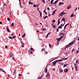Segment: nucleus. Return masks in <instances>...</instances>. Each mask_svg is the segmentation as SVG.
Returning a JSON list of instances; mask_svg holds the SVG:
<instances>
[{"instance_id": "obj_1", "label": "nucleus", "mask_w": 79, "mask_h": 79, "mask_svg": "<svg viewBox=\"0 0 79 79\" xmlns=\"http://www.w3.org/2000/svg\"><path fill=\"white\" fill-rule=\"evenodd\" d=\"M76 40H74L73 41H72L69 44H68L67 46H66V47H69V46H71L73 45V44H74V43L75 42V41Z\"/></svg>"}, {"instance_id": "obj_2", "label": "nucleus", "mask_w": 79, "mask_h": 79, "mask_svg": "<svg viewBox=\"0 0 79 79\" xmlns=\"http://www.w3.org/2000/svg\"><path fill=\"white\" fill-rule=\"evenodd\" d=\"M64 14H66V13H63V12H62L59 15V17H60L61 16V17H62L64 15Z\"/></svg>"}, {"instance_id": "obj_3", "label": "nucleus", "mask_w": 79, "mask_h": 79, "mask_svg": "<svg viewBox=\"0 0 79 79\" xmlns=\"http://www.w3.org/2000/svg\"><path fill=\"white\" fill-rule=\"evenodd\" d=\"M21 43L22 45V47H24V44L23 43V42H22V41L21 40Z\"/></svg>"}, {"instance_id": "obj_4", "label": "nucleus", "mask_w": 79, "mask_h": 79, "mask_svg": "<svg viewBox=\"0 0 79 79\" xmlns=\"http://www.w3.org/2000/svg\"><path fill=\"white\" fill-rule=\"evenodd\" d=\"M69 70V69H64V72L65 73H68V71Z\"/></svg>"}, {"instance_id": "obj_5", "label": "nucleus", "mask_w": 79, "mask_h": 79, "mask_svg": "<svg viewBox=\"0 0 79 79\" xmlns=\"http://www.w3.org/2000/svg\"><path fill=\"white\" fill-rule=\"evenodd\" d=\"M6 30L8 32H10V29H9V28L8 27H7L6 28Z\"/></svg>"}, {"instance_id": "obj_6", "label": "nucleus", "mask_w": 79, "mask_h": 79, "mask_svg": "<svg viewBox=\"0 0 79 79\" xmlns=\"http://www.w3.org/2000/svg\"><path fill=\"white\" fill-rule=\"evenodd\" d=\"M71 6L69 4V5L67 6V9H70V8H71Z\"/></svg>"}, {"instance_id": "obj_7", "label": "nucleus", "mask_w": 79, "mask_h": 79, "mask_svg": "<svg viewBox=\"0 0 79 79\" xmlns=\"http://www.w3.org/2000/svg\"><path fill=\"white\" fill-rule=\"evenodd\" d=\"M33 6H34V7H38V6H39V4H37L36 5L34 4L33 5Z\"/></svg>"}, {"instance_id": "obj_8", "label": "nucleus", "mask_w": 79, "mask_h": 79, "mask_svg": "<svg viewBox=\"0 0 79 79\" xmlns=\"http://www.w3.org/2000/svg\"><path fill=\"white\" fill-rule=\"evenodd\" d=\"M62 26H63V24H61L60 26H59L58 29H61L62 28Z\"/></svg>"}, {"instance_id": "obj_9", "label": "nucleus", "mask_w": 79, "mask_h": 79, "mask_svg": "<svg viewBox=\"0 0 79 79\" xmlns=\"http://www.w3.org/2000/svg\"><path fill=\"white\" fill-rule=\"evenodd\" d=\"M60 19H59L58 20V23L57 24V25H59L60 24Z\"/></svg>"}, {"instance_id": "obj_10", "label": "nucleus", "mask_w": 79, "mask_h": 79, "mask_svg": "<svg viewBox=\"0 0 79 79\" xmlns=\"http://www.w3.org/2000/svg\"><path fill=\"white\" fill-rule=\"evenodd\" d=\"M74 65H75V69H77V64H76L75 63H74Z\"/></svg>"}, {"instance_id": "obj_11", "label": "nucleus", "mask_w": 79, "mask_h": 79, "mask_svg": "<svg viewBox=\"0 0 79 79\" xmlns=\"http://www.w3.org/2000/svg\"><path fill=\"white\" fill-rule=\"evenodd\" d=\"M44 71L46 73H47V69L45 68L44 69Z\"/></svg>"}, {"instance_id": "obj_12", "label": "nucleus", "mask_w": 79, "mask_h": 79, "mask_svg": "<svg viewBox=\"0 0 79 79\" xmlns=\"http://www.w3.org/2000/svg\"><path fill=\"white\" fill-rule=\"evenodd\" d=\"M56 11V10H55L54 11H53L52 12V15H54V14H55V12Z\"/></svg>"}, {"instance_id": "obj_13", "label": "nucleus", "mask_w": 79, "mask_h": 79, "mask_svg": "<svg viewBox=\"0 0 79 79\" xmlns=\"http://www.w3.org/2000/svg\"><path fill=\"white\" fill-rule=\"evenodd\" d=\"M61 40V39L60 38H58V39H57V42H58V41H60V40Z\"/></svg>"}, {"instance_id": "obj_14", "label": "nucleus", "mask_w": 79, "mask_h": 79, "mask_svg": "<svg viewBox=\"0 0 79 79\" xmlns=\"http://www.w3.org/2000/svg\"><path fill=\"white\" fill-rule=\"evenodd\" d=\"M58 0H57L56 1H55V2H53V3H54V4H56V3H57L58 2Z\"/></svg>"}, {"instance_id": "obj_15", "label": "nucleus", "mask_w": 79, "mask_h": 79, "mask_svg": "<svg viewBox=\"0 0 79 79\" xmlns=\"http://www.w3.org/2000/svg\"><path fill=\"white\" fill-rule=\"evenodd\" d=\"M46 77H49L50 76V74H49V73H47V75H46Z\"/></svg>"}, {"instance_id": "obj_16", "label": "nucleus", "mask_w": 79, "mask_h": 79, "mask_svg": "<svg viewBox=\"0 0 79 79\" xmlns=\"http://www.w3.org/2000/svg\"><path fill=\"white\" fill-rule=\"evenodd\" d=\"M75 16V15H74L72 14L70 16V17L71 18H72V17H74Z\"/></svg>"}, {"instance_id": "obj_17", "label": "nucleus", "mask_w": 79, "mask_h": 79, "mask_svg": "<svg viewBox=\"0 0 79 79\" xmlns=\"http://www.w3.org/2000/svg\"><path fill=\"white\" fill-rule=\"evenodd\" d=\"M59 71L60 73H63V70H62V69H59Z\"/></svg>"}, {"instance_id": "obj_18", "label": "nucleus", "mask_w": 79, "mask_h": 79, "mask_svg": "<svg viewBox=\"0 0 79 79\" xmlns=\"http://www.w3.org/2000/svg\"><path fill=\"white\" fill-rule=\"evenodd\" d=\"M68 65L67 64H64V66H63V68H65V67H66V66H68Z\"/></svg>"}, {"instance_id": "obj_19", "label": "nucleus", "mask_w": 79, "mask_h": 79, "mask_svg": "<svg viewBox=\"0 0 79 79\" xmlns=\"http://www.w3.org/2000/svg\"><path fill=\"white\" fill-rule=\"evenodd\" d=\"M41 29L42 30V31H46V28H41Z\"/></svg>"}, {"instance_id": "obj_20", "label": "nucleus", "mask_w": 79, "mask_h": 79, "mask_svg": "<svg viewBox=\"0 0 79 79\" xmlns=\"http://www.w3.org/2000/svg\"><path fill=\"white\" fill-rule=\"evenodd\" d=\"M40 17H42V12H40Z\"/></svg>"}, {"instance_id": "obj_21", "label": "nucleus", "mask_w": 79, "mask_h": 79, "mask_svg": "<svg viewBox=\"0 0 79 79\" xmlns=\"http://www.w3.org/2000/svg\"><path fill=\"white\" fill-rule=\"evenodd\" d=\"M48 18V16L46 15L45 17H43V19H46V18Z\"/></svg>"}, {"instance_id": "obj_22", "label": "nucleus", "mask_w": 79, "mask_h": 79, "mask_svg": "<svg viewBox=\"0 0 79 79\" xmlns=\"http://www.w3.org/2000/svg\"><path fill=\"white\" fill-rule=\"evenodd\" d=\"M52 27L54 28V29H55V28H56V24H55L53 26H52Z\"/></svg>"}, {"instance_id": "obj_23", "label": "nucleus", "mask_w": 79, "mask_h": 79, "mask_svg": "<svg viewBox=\"0 0 79 79\" xmlns=\"http://www.w3.org/2000/svg\"><path fill=\"white\" fill-rule=\"evenodd\" d=\"M29 53H30V54H32V51H28Z\"/></svg>"}, {"instance_id": "obj_24", "label": "nucleus", "mask_w": 79, "mask_h": 79, "mask_svg": "<svg viewBox=\"0 0 79 79\" xmlns=\"http://www.w3.org/2000/svg\"><path fill=\"white\" fill-rule=\"evenodd\" d=\"M52 64H53V66H54V65H55V64H56V63L54 61V62H52Z\"/></svg>"}, {"instance_id": "obj_25", "label": "nucleus", "mask_w": 79, "mask_h": 79, "mask_svg": "<svg viewBox=\"0 0 79 79\" xmlns=\"http://www.w3.org/2000/svg\"><path fill=\"white\" fill-rule=\"evenodd\" d=\"M53 2H54V0H52L51 2H50V4H52V3H53Z\"/></svg>"}, {"instance_id": "obj_26", "label": "nucleus", "mask_w": 79, "mask_h": 79, "mask_svg": "<svg viewBox=\"0 0 79 79\" xmlns=\"http://www.w3.org/2000/svg\"><path fill=\"white\" fill-rule=\"evenodd\" d=\"M44 12L45 13V14H46V15H47V13L46 11H45V9L44 11Z\"/></svg>"}, {"instance_id": "obj_27", "label": "nucleus", "mask_w": 79, "mask_h": 79, "mask_svg": "<svg viewBox=\"0 0 79 79\" xmlns=\"http://www.w3.org/2000/svg\"><path fill=\"white\" fill-rule=\"evenodd\" d=\"M0 71H3V72H4V73H5V71L3 70L2 69H0Z\"/></svg>"}, {"instance_id": "obj_28", "label": "nucleus", "mask_w": 79, "mask_h": 79, "mask_svg": "<svg viewBox=\"0 0 79 79\" xmlns=\"http://www.w3.org/2000/svg\"><path fill=\"white\" fill-rule=\"evenodd\" d=\"M25 35H26V34H25L23 35L22 36V37H23H23H25Z\"/></svg>"}, {"instance_id": "obj_29", "label": "nucleus", "mask_w": 79, "mask_h": 79, "mask_svg": "<svg viewBox=\"0 0 79 79\" xmlns=\"http://www.w3.org/2000/svg\"><path fill=\"white\" fill-rule=\"evenodd\" d=\"M11 26H12V27H14V23H12L11 24Z\"/></svg>"}, {"instance_id": "obj_30", "label": "nucleus", "mask_w": 79, "mask_h": 79, "mask_svg": "<svg viewBox=\"0 0 79 79\" xmlns=\"http://www.w3.org/2000/svg\"><path fill=\"white\" fill-rule=\"evenodd\" d=\"M7 20H8V21H11L10 19L9 18H7Z\"/></svg>"}, {"instance_id": "obj_31", "label": "nucleus", "mask_w": 79, "mask_h": 79, "mask_svg": "<svg viewBox=\"0 0 79 79\" xmlns=\"http://www.w3.org/2000/svg\"><path fill=\"white\" fill-rule=\"evenodd\" d=\"M10 56H13V54L12 53H10Z\"/></svg>"}, {"instance_id": "obj_32", "label": "nucleus", "mask_w": 79, "mask_h": 79, "mask_svg": "<svg viewBox=\"0 0 79 79\" xmlns=\"http://www.w3.org/2000/svg\"><path fill=\"white\" fill-rule=\"evenodd\" d=\"M55 21H56V20H52V23H55Z\"/></svg>"}, {"instance_id": "obj_33", "label": "nucleus", "mask_w": 79, "mask_h": 79, "mask_svg": "<svg viewBox=\"0 0 79 79\" xmlns=\"http://www.w3.org/2000/svg\"><path fill=\"white\" fill-rule=\"evenodd\" d=\"M78 60L77 61V60H76V64H78Z\"/></svg>"}, {"instance_id": "obj_34", "label": "nucleus", "mask_w": 79, "mask_h": 79, "mask_svg": "<svg viewBox=\"0 0 79 79\" xmlns=\"http://www.w3.org/2000/svg\"><path fill=\"white\" fill-rule=\"evenodd\" d=\"M63 37H64V36L63 35L62 36H61L60 37V39H62V38H63Z\"/></svg>"}, {"instance_id": "obj_35", "label": "nucleus", "mask_w": 79, "mask_h": 79, "mask_svg": "<svg viewBox=\"0 0 79 79\" xmlns=\"http://www.w3.org/2000/svg\"><path fill=\"white\" fill-rule=\"evenodd\" d=\"M64 33H61L60 35H64Z\"/></svg>"}, {"instance_id": "obj_36", "label": "nucleus", "mask_w": 79, "mask_h": 79, "mask_svg": "<svg viewBox=\"0 0 79 79\" xmlns=\"http://www.w3.org/2000/svg\"><path fill=\"white\" fill-rule=\"evenodd\" d=\"M68 56V54H66L65 56V57H66V56Z\"/></svg>"}, {"instance_id": "obj_37", "label": "nucleus", "mask_w": 79, "mask_h": 79, "mask_svg": "<svg viewBox=\"0 0 79 79\" xmlns=\"http://www.w3.org/2000/svg\"><path fill=\"white\" fill-rule=\"evenodd\" d=\"M42 0V2H44V3H45V1H44V0Z\"/></svg>"}, {"instance_id": "obj_38", "label": "nucleus", "mask_w": 79, "mask_h": 79, "mask_svg": "<svg viewBox=\"0 0 79 79\" xmlns=\"http://www.w3.org/2000/svg\"><path fill=\"white\" fill-rule=\"evenodd\" d=\"M39 8H37V10L39 11V12L40 13V11H39Z\"/></svg>"}, {"instance_id": "obj_39", "label": "nucleus", "mask_w": 79, "mask_h": 79, "mask_svg": "<svg viewBox=\"0 0 79 79\" xmlns=\"http://www.w3.org/2000/svg\"><path fill=\"white\" fill-rule=\"evenodd\" d=\"M62 3V2H60L59 5H61V4Z\"/></svg>"}, {"instance_id": "obj_40", "label": "nucleus", "mask_w": 79, "mask_h": 79, "mask_svg": "<svg viewBox=\"0 0 79 79\" xmlns=\"http://www.w3.org/2000/svg\"><path fill=\"white\" fill-rule=\"evenodd\" d=\"M68 58H64L63 59V60H67Z\"/></svg>"}, {"instance_id": "obj_41", "label": "nucleus", "mask_w": 79, "mask_h": 79, "mask_svg": "<svg viewBox=\"0 0 79 79\" xmlns=\"http://www.w3.org/2000/svg\"><path fill=\"white\" fill-rule=\"evenodd\" d=\"M64 20L65 19V18H64H64L61 19V21H63V20H64Z\"/></svg>"}, {"instance_id": "obj_42", "label": "nucleus", "mask_w": 79, "mask_h": 79, "mask_svg": "<svg viewBox=\"0 0 79 79\" xmlns=\"http://www.w3.org/2000/svg\"><path fill=\"white\" fill-rule=\"evenodd\" d=\"M63 60H61V59H60V60H58V61H62Z\"/></svg>"}, {"instance_id": "obj_43", "label": "nucleus", "mask_w": 79, "mask_h": 79, "mask_svg": "<svg viewBox=\"0 0 79 79\" xmlns=\"http://www.w3.org/2000/svg\"><path fill=\"white\" fill-rule=\"evenodd\" d=\"M29 4H32V2H30V1H29Z\"/></svg>"}, {"instance_id": "obj_44", "label": "nucleus", "mask_w": 79, "mask_h": 79, "mask_svg": "<svg viewBox=\"0 0 79 79\" xmlns=\"http://www.w3.org/2000/svg\"><path fill=\"white\" fill-rule=\"evenodd\" d=\"M58 29H58V28L57 29H56L57 32H58V31H59V30Z\"/></svg>"}, {"instance_id": "obj_45", "label": "nucleus", "mask_w": 79, "mask_h": 79, "mask_svg": "<svg viewBox=\"0 0 79 79\" xmlns=\"http://www.w3.org/2000/svg\"><path fill=\"white\" fill-rule=\"evenodd\" d=\"M31 51H33V50H34V49H33V48H31Z\"/></svg>"}, {"instance_id": "obj_46", "label": "nucleus", "mask_w": 79, "mask_h": 79, "mask_svg": "<svg viewBox=\"0 0 79 79\" xmlns=\"http://www.w3.org/2000/svg\"><path fill=\"white\" fill-rule=\"evenodd\" d=\"M42 50H43V51H44V50H45V48H44L43 49H42Z\"/></svg>"}, {"instance_id": "obj_47", "label": "nucleus", "mask_w": 79, "mask_h": 79, "mask_svg": "<svg viewBox=\"0 0 79 79\" xmlns=\"http://www.w3.org/2000/svg\"><path fill=\"white\" fill-rule=\"evenodd\" d=\"M49 47H52V46H51V44H49Z\"/></svg>"}, {"instance_id": "obj_48", "label": "nucleus", "mask_w": 79, "mask_h": 79, "mask_svg": "<svg viewBox=\"0 0 79 79\" xmlns=\"http://www.w3.org/2000/svg\"><path fill=\"white\" fill-rule=\"evenodd\" d=\"M15 37H16V36H14L13 37H12V38L15 39Z\"/></svg>"}, {"instance_id": "obj_49", "label": "nucleus", "mask_w": 79, "mask_h": 79, "mask_svg": "<svg viewBox=\"0 0 79 79\" xmlns=\"http://www.w3.org/2000/svg\"><path fill=\"white\" fill-rule=\"evenodd\" d=\"M66 26H66V25L64 27V30L66 29Z\"/></svg>"}, {"instance_id": "obj_50", "label": "nucleus", "mask_w": 79, "mask_h": 79, "mask_svg": "<svg viewBox=\"0 0 79 79\" xmlns=\"http://www.w3.org/2000/svg\"><path fill=\"white\" fill-rule=\"evenodd\" d=\"M9 14H10V15H11V11H10Z\"/></svg>"}, {"instance_id": "obj_51", "label": "nucleus", "mask_w": 79, "mask_h": 79, "mask_svg": "<svg viewBox=\"0 0 79 79\" xmlns=\"http://www.w3.org/2000/svg\"><path fill=\"white\" fill-rule=\"evenodd\" d=\"M16 70H15V71L14 74V75H15V73H16Z\"/></svg>"}, {"instance_id": "obj_52", "label": "nucleus", "mask_w": 79, "mask_h": 79, "mask_svg": "<svg viewBox=\"0 0 79 79\" xmlns=\"http://www.w3.org/2000/svg\"><path fill=\"white\" fill-rule=\"evenodd\" d=\"M4 6H6V4L4 2H3Z\"/></svg>"}, {"instance_id": "obj_53", "label": "nucleus", "mask_w": 79, "mask_h": 79, "mask_svg": "<svg viewBox=\"0 0 79 79\" xmlns=\"http://www.w3.org/2000/svg\"><path fill=\"white\" fill-rule=\"evenodd\" d=\"M48 35L47 34V35H46V38H47V37H48Z\"/></svg>"}, {"instance_id": "obj_54", "label": "nucleus", "mask_w": 79, "mask_h": 79, "mask_svg": "<svg viewBox=\"0 0 79 79\" xmlns=\"http://www.w3.org/2000/svg\"><path fill=\"white\" fill-rule=\"evenodd\" d=\"M9 38L10 39H12V37L11 36H10Z\"/></svg>"}, {"instance_id": "obj_55", "label": "nucleus", "mask_w": 79, "mask_h": 79, "mask_svg": "<svg viewBox=\"0 0 79 79\" xmlns=\"http://www.w3.org/2000/svg\"><path fill=\"white\" fill-rule=\"evenodd\" d=\"M56 63V62H58V60H56L55 61H54Z\"/></svg>"}, {"instance_id": "obj_56", "label": "nucleus", "mask_w": 79, "mask_h": 79, "mask_svg": "<svg viewBox=\"0 0 79 79\" xmlns=\"http://www.w3.org/2000/svg\"><path fill=\"white\" fill-rule=\"evenodd\" d=\"M50 33H51L50 32H49V33H48L47 34L48 35H49V34H50Z\"/></svg>"}, {"instance_id": "obj_57", "label": "nucleus", "mask_w": 79, "mask_h": 79, "mask_svg": "<svg viewBox=\"0 0 79 79\" xmlns=\"http://www.w3.org/2000/svg\"><path fill=\"white\" fill-rule=\"evenodd\" d=\"M20 8H22V6L21 5V4L20 5Z\"/></svg>"}, {"instance_id": "obj_58", "label": "nucleus", "mask_w": 79, "mask_h": 79, "mask_svg": "<svg viewBox=\"0 0 79 79\" xmlns=\"http://www.w3.org/2000/svg\"><path fill=\"white\" fill-rule=\"evenodd\" d=\"M6 48H8V46H6L5 47Z\"/></svg>"}, {"instance_id": "obj_59", "label": "nucleus", "mask_w": 79, "mask_h": 79, "mask_svg": "<svg viewBox=\"0 0 79 79\" xmlns=\"http://www.w3.org/2000/svg\"><path fill=\"white\" fill-rule=\"evenodd\" d=\"M77 7L76 8V9H75V11L76 10H77Z\"/></svg>"}, {"instance_id": "obj_60", "label": "nucleus", "mask_w": 79, "mask_h": 79, "mask_svg": "<svg viewBox=\"0 0 79 79\" xmlns=\"http://www.w3.org/2000/svg\"><path fill=\"white\" fill-rule=\"evenodd\" d=\"M69 24L67 23V24L66 25V26H68V25H69Z\"/></svg>"}, {"instance_id": "obj_61", "label": "nucleus", "mask_w": 79, "mask_h": 79, "mask_svg": "<svg viewBox=\"0 0 79 79\" xmlns=\"http://www.w3.org/2000/svg\"><path fill=\"white\" fill-rule=\"evenodd\" d=\"M36 32H39V31L38 30H36Z\"/></svg>"}, {"instance_id": "obj_62", "label": "nucleus", "mask_w": 79, "mask_h": 79, "mask_svg": "<svg viewBox=\"0 0 79 79\" xmlns=\"http://www.w3.org/2000/svg\"><path fill=\"white\" fill-rule=\"evenodd\" d=\"M11 36H13V33L11 34Z\"/></svg>"}, {"instance_id": "obj_63", "label": "nucleus", "mask_w": 79, "mask_h": 79, "mask_svg": "<svg viewBox=\"0 0 79 79\" xmlns=\"http://www.w3.org/2000/svg\"><path fill=\"white\" fill-rule=\"evenodd\" d=\"M19 76H21V74H20L19 75Z\"/></svg>"}, {"instance_id": "obj_64", "label": "nucleus", "mask_w": 79, "mask_h": 79, "mask_svg": "<svg viewBox=\"0 0 79 79\" xmlns=\"http://www.w3.org/2000/svg\"><path fill=\"white\" fill-rule=\"evenodd\" d=\"M2 24V22H0V24Z\"/></svg>"}]
</instances>
